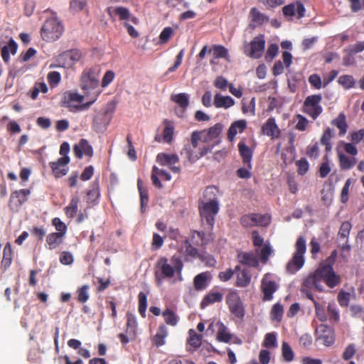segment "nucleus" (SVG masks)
<instances>
[{
  "mask_svg": "<svg viewBox=\"0 0 364 364\" xmlns=\"http://www.w3.org/2000/svg\"><path fill=\"white\" fill-rule=\"evenodd\" d=\"M336 257V251H333L326 262L321 264L314 274L309 275L304 282V287L310 289L322 291L323 287L321 281L331 288L338 285L341 282V277L336 274L331 266Z\"/></svg>",
  "mask_w": 364,
  "mask_h": 364,
  "instance_id": "f257e3e1",
  "label": "nucleus"
},
{
  "mask_svg": "<svg viewBox=\"0 0 364 364\" xmlns=\"http://www.w3.org/2000/svg\"><path fill=\"white\" fill-rule=\"evenodd\" d=\"M156 267V280L158 285H161L164 279L171 278L175 272L180 274L183 264L178 257L173 256L171 260L164 257L161 258L157 262Z\"/></svg>",
  "mask_w": 364,
  "mask_h": 364,
  "instance_id": "f03ea898",
  "label": "nucleus"
},
{
  "mask_svg": "<svg viewBox=\"0 0 364 364\" xmlns=\"http://www.w3.org/2000/svg\"><path fill=\"white\" fill-rule=\"evenodd\" d=\"M306 246V240L300 237L295 244V252L292 259L287 264V271L290 274H294L299 270L304 264Z\"/></svg>",
  "mask_w": 364,
  "mask_h": 364,
  "instance_id": "7ed1b4c3",
  "label": "nucleus"
},
{
  "mask_svg": "<svg viewBox=\"0 0 364 364\" xmlns=\"http://www.w3.org/2000/svg\"><path fill=\"white\" fill-rule=\"evenodd\" d=\"M64 28L61 22L55 17L48 18L41 28V37L46 41H54L62 35Z\"/></svg>",
  "mask_w": 364,
  "mask_h": 364,
  "instance_id": "20e7f679",
  "label": "nucleus"
},
{
  "mask_svg": "<svg viewBox=\"0 0 364 364\" xmlns=\"http://www.w3.org/2000/svg\"><path fill=\"white\" fill-rule=\"evenodd\" d=\"M100 69L97 67L86 70L83 72L81 77L80 86L81 88L87 93L91 95V100H92L93 92H97L100 93L96 89L99 84V76Z\"/></svg>",
  "mask_w": 364,
  "mask_h": 364,
  "instance_id": "39448f33",
  "label": "nucleus"
},
{
  "mask_svg": "<svg viewBox=\"0 0 364 364\" xmlns=\"http://www.w3.org/2000/svg\"><path fill=\"white\" fill-rule=\"evenodd\" d=\"M115 107V103L109 102L95 116L93 126L97 132H104L109 126Z\"/></svg>",
  "mask_w": 364,
  "mask_h": 364,
  "instance_id": "423d86ee",
  "label": "nucleus"
},
{
  "mask_svg": "<svg viewBox=\"0 0 364 364\" xmlns=\"http://www.w3.org/2000/svg\"><path fill=\"white\" fill-rule=\"evenodd\" d=\"M97 96L98 93L97 92H93L92 100L85 104H82L84 100L83 95H81L77 92H69L66 96L68 107L72 112L80 111L87 109L96 101Z\"/></svg>",
  "mask_w": 364,
  "mask_h": 364,
  "instance_id": "0eeeda50",
  "label": "nucleus"
},
{
  "mask_svg": "<svg viewBox=\"0 0 364 364\" xmlns=\"http://www.w3.org/2000/svg\"><path fill=\"white\" fill-rule=\"evenodd\" d=\"M321 95L308 96L304 102V112L313 119H316L323 111L321 105Z\"/></svg>",
  "mask_w": 364,
  "mask_h": 364,
  "instance_id": "6e6552de",
  "label": "nucleus"
},
{
  "mask_svg": "<svg viewBox=\"0 0 364 364\" xmlns=\"http://www.w3.org/2000/svg\"><path fill=\"white\" fill-rule=\"evenodd\" d=\"M203 141V138L202 137L201 132H194L191 136V145L186 146L181 151V154L186 155V156L188 159V160L191 162H194L202 157L204 154V152H196L193 149L198 147V141Z\"/></svg>",
  "mask_w": 364,
  "mask_h": 364,
  "instance_id": "1a4fd4ad",
  "label": "nucleus"
},
{
  "mask_svg": "<svg viewBox=\"0 0 364 364\" xmlns=\"http://www.w3.org/2000/svg\"><path fill=\"white\" fill-rule=\"evenodd\" d=\"M219 210L218 202H200L199 210L203 220L211 228L214 223V216Z\"/></svg>",
  "mask_w": 364,
  "mask_h": 364,
  "instance_id": "9d476101",
  "label": "nucleus"
},
{
  "mask_svg": "<svg viewBox=\"0 0 364 364\" xmlns=\"http://www.w3.org/2000/svg\"><path fill=\"white\" fill-rule=\"evenodd\" d=\"M226 303L230 311L237 318H242L245 315V307L239 296L235 291H230L226 296Z\"/></svg>",
  "mask_w": 364,
  "mask_h": 364,
  "instance_id": "9b49d317",
  "label": "nucleus"
},
{
  "mask_svg": "<svg viewBox=\"0 0 364 364\" xmlns=\"http://www.w3.org/2000/svg\"><path fill=\"white\" fill-rule=\"evenodd\" d=\"M270 220L271 217L268 214H250L241 218V223L245 227L266 226L269 224Z\"/></svg>",
  "mask_w": 364,
  "mask_h": 364,
  "instance_id": "f8f14e48",
  "label": "nucleus"
},
{
  "mask_svg": "<svg viewBox=\"0 0 364 364\" xmlns=\"http://www.w3.org/2000/svg\"><path fill=\"white\" fill-rule=\"evenodd\" d=\"M81 58V53L78 50L64 52L57 58L58 65L63 68H70Z\"/></svg>",
  "mask_w": 364,
  "mask_h": 364,
  "instance_id": "ddd939ff",
  "label": "nucleus"
},
{
  "mask_svg": "<svg viewBox=\"0 0 364 364\" xmlns=\"http://www.w3.org/2000/svg\"><path fill=\"white\" fill-rule=\"evenodd\" d=\"M262 290L264 293V300L272 299V294L277 291L278 285L270 274H266L262 280Z\"/></svg>",
  "mask_w": 364,
  "mask_h": 364,
  "instance_id": "4468645a",
  "label": "nucleus"
},
{
  "mask_svg": "<svg viewBox=\"0 0 364 364\" xmlns=\"http://www.w3.org/2000/svg\"><path fill=\"white\" fill-rule=\"evenodd\" d=\"M265 41L262 36L255 37L248 47L245 48V52L252 58H259L262 55Z\"/></svg>",
  "mask_w": 364,
  "mask_h": 364,
  "instance_id": "2eb2a0df",
  "label": "nucleus"
},
{
  "mask_svg": "<svg viewBox=\"0 0 364 364\" xmlns=\"http://www.w3.org/2000/svg\"><path fill=\"white\" fill-rule=\"evenodd\" d=\"M317 339L326 346L334 343L335 337L333 330L326 325L321 324L316 328Z\"/></svg>",
  "mask_w": 364,
  "mask_h": 364,
  "instance_id": "dca6fc26",
  "label": "nucleus"
},
{
  "mask_svg": "<svg viewBox=\"0 0 364 364\" xmlns=\"http://www.w3.org/2000/svg\"><path fill=\"white\" fill-rule=\"evenodd\" d=\"M70 163L69 156H62L56 161L50 162V166L56 178H60L68 173V164Z\"/></svg>",
  "mask_w": 364,
  "mask_h": 364,
  "instance_id": "f3484780",
  "label": "nucleus"
},
{
  "mask_svg": "<svg viewBox=\"0 0 364 364\" xmlns=\"http://www.w3.org/2000/svg\"><path fill=\"white\" fill-rule=\"evenodd\" d=\"M156 161L161 166H168L174 173H178L180 171V168L174 166V164H177L179 161L178 156L176 154L161 153L157 155Z\"/></svg>",
  "mask_w": 364,
  "mask_h": 364,
  "instance_id": "a211bd4d",
  "label": "nucleus"
},
{
  "mask_svg": "<svg viewBox=\"0 0 364 364\" xmlns=\"http://www.w3.org/2000/svg\"><path fill=\"white\" fill-rule=\"evenodd\" d=\"M159 178L166 181H170L171 179V176L166 170L159 168L154 166L152 168L151 178L153 184L156 187L161 188L163 185L159 181Z\"/></svg>",
  "mask_w": 364,
  "mask_h": 364,
  "instance_id": "6ab92c4d",
  "label": "nucleus"
},
{
  "mask_svg": "<svg viewBox=\"0 0 364 364\" xmlns=\"http://www.w3.org/2000/svg\"><path fill=\"white\" fill-rule=\"evenodd\" d=\"M75 155L81 159L83 156H91L93 151L92 146L88 144L85 139H81L73 147Z\"/></svg>",
  "mask_w": 364,
  "mask_h": 364,
  "instance_id": "aec40b11",
  "label": "nucleus"
},
{
  "mask_svg": "<svg viewBox=\"0 0 364 364\" xmlns=\"http://www.w3.org/2000/svg\"><path fill=\"white\" fill-rule=\"evenodd\" d=\"M283 14L286 16H293L297 14L298 17L301 18L304 16L305 9L301 2L296 1L285 6L283 8Z\"/></svg>",
  "mask_w": 364,
  "mask_h": 364,
  "instance_id": "412c9836",
  "label": "nucleus"
},
{
  "mask_svg": "<svg viewBox=\"0 0 364 364\" xmlns=\"http://www.w3.org/2000/svg\"><path fill=\"white\" fill-rule=\"evenodd\" d=\"M262 132L264 134L271 136L272 139L278 138L280 130L274 118H269L262 127Z\"/></svg>",
  "mask_w": 364,
  "mask_h": 364,
  "instance_id": "4be33fe9",
  "label": "nucleus"
},
{
  "mask_svg": "<svg viewBox=\"0 0 364 364\" xmlns=\"http://www.w3.org/2000/svg\"><path fill=\"white\" fill-rule=\"evenodd\" d=\"M213 105L217 108L228 109L235 105V100L230 96H223L217 93L214 97Z\"/></svg>",
  "mask_w": 364,
  "mask_h": 364,
  "instance_id": "5701e85b",
  "label": "nucleus"
},
{
  "mask_svg": "<svg viewBox=\"0 0 364 364\" xmlns=\"http://www.w3.org/2000/svg\"><path fill=\"white\" fill-rule=\"evenodd\" d=\"M223 298V294L222 293L212 290L203 299L200 306L202 309H204L212 304L220 302Z\"/></svg>",
  "mask_w": 364,
  "mask_h": 364,
  "instance_id": "b1692460",
  "label": "nucleus"
},
{
  "mask_svg": "<svg viewBox=\"0 0 364 364\" xmlns=\"http://www.w3.org/2000/svg\"><path fill=\"white\" fill-rule=\"evenodd\" d=\"M247 127V122L245 119H240L233 122L230 127L228 132V137L230 141L235 139L237 133H241Z\"/></svg>",
  "mask_w": 364,
  "mask_h": 364,
  "instance_id": "393cba45",
  "label": "nucleus"
},
{
  "mask_svg": "<svg viewBox=\"0 0 364 364\" xmlns=\"http://www.w3.org/2000/svg\"><path fill=\"white\" fill-rule=\"evenodd\" d=\"M222 125L216 124L208 130L201 131L203 142H208L216 139L222 132Z\"/></svg>",
  "mask_w": 364,
  "mask_h": 364,
  "instance_id": "a878e982",
  "label": "nucleus"
},
{
  "mask_svg": "<svg viewBox=\"0 0 364 364\" xmlns=\"http://www.w3.org/2000/svg\"><path fill=\"white\" fill-rule=\"evenodd\" d=\"M249 18L251 25L254 27L260 26L268 20L267 16L262 14L257 8L251 9Z\"/></svg>",
  "mask_w": 364,
  "mask_h": 364,
  "instance_id": "bb28decb",
  "label": "nucleus"
},
{
  "mask_svg": "<svg viewBox=\"0 0 364 364\" xmlns=\"http://www.w3.org/2000/svg\"><path fill=\"white\" fill-rule=\"evenodd\" d=\"M31 191L28 189H21L14 192L11 196V203H16L18 207L27 200V197L30 195Z\"/></svg>",
  "mask_w": 364,
  "mask_h": 364,
  "instance_id": "cd10ccee",
  "label": "nucleus"
},
{
  "mask_svg": "<svg viewBox=\"0 0 364 364\" xmlns=\"http://www.w3.org/2000/svg\"><path fill=\"white\" fill-rule=\"evenodd\" d=\"M239 262L249 267H257L259 261L257 257L252 252H241L238 254Z\"/></svg>",
  "mask_w": 364,
  "mask_h": 364,
  "instance_id": "c85d7f7f",
  "label": "nucleus"
},
{
  "mask_svg": "<svg viewBox=\"0 0 364 364\" xmlns=\"http://www.w3.org/2000/svg\"><path fill=\"white\" fill-rule=\"evenodd\" d=\"M210 277L208 272H203L194 278V287L197 290H203L208 286V281Z\"/></svg>",
  "mask_w": 364,
  "mask_h": 364,
  "instance_id": "c756f323",
  "label": "nucleus"
},
{
  "mask_svg": "<svg viewBox=\"0 0 364 364\" xmlns=\"http://www.w3.org/2000/svg\"><path fill=\"white\" fill-rule=\"evenodd\" d=\"M164 123L165 127L163 131V141L169 144L173 139L174 126L173 124L168 120H165Z\"/></svg>",
  "mask_w": 364,
  "mask_h": 364,
  "instance_id": "7c9ffc66",
  "label": "nucleus"
},
{
  "mask_svg": "<svg viewBox=\"0 0 364 364\" xmlns=\"http://www.w3.org/2000/svg\"><path fill=\"white\" fill-rule=\"evenodd\" d=\"M107 12L109 16L112 14L119 16L121 20H128L130 18L129 11L125 7H109L107 9Z\"/></svg>",
  "mask_w": 364,
  "mask_h": 364,
  "instance_id": "2f4dec72",
  "label": "nucleus"
},
{
  "mask_svg": "<svg viewBox=\"0 0 364 364\" xmlns=\"http://www.w3.org/2000/svg\"><path fill=\"white\" fill-rule=\"evenodd\" d=\"M306 296L311 300H312L314 304L315 310H316V314L317 318L321 321H323V322L326 321L327 319H328V315H327V313L326 311L325 307L321 305L320 304H318V302H316L314 299L312 295L310 293H306Z\"/></svg>",
  "mask_w": 364,
  "mask_h": 364,
  "instance_id": "473e14b6",
  "label": "nucleus"
},
{
  "mask_svg": "<svg viewBox=\"0 0 364 364\" xmlns=\"http://www.w3.org/2000/svg\"><path fill=\"white\" fill-rule=\"evenodd\" d=\"M168 336V331L166 328L164 326H161L156 334L154 336L153 338L154 344L156 346H161L166 343V338Z\"/></svg>",
  "mask_w": 364,
  "mask_h": 364,
  "instance_id": "72a5a7b5",
  "label": "nucleus"
},
{
  "mask_svg": "<svg viewBox=\"0 0 364 364\" xmlns=\"http://www.w3.org/2000/svg\"><path fill=\"white\" fill-rule=\"evenodd\" d=\"M218 331L217 339L220 342L228 343L232 339V335L228 331L226 326L221 322H218Z\"/></svg>",
  "mask_w": 364,
  "mask_h": 364,
  "instance_id": "f704fd0d",
  "label": "nucleus"
},
{
  "mask_svg": "<svg viewBox=\"0 0 364 364\" xmlns=\"http://www.w3.org/2000/svg\"><path fill=\"white\" fill-rule=\"evenodd\" d=\"M218 189L215 186L207 187L204 191L203 196L200 202H218Z\"/></svg>",
  "mask_w": 364,
  "mask_h": 364,
  "instance_id": "c9c22d12",
  "label": "nucleus"
},
{
  "mask_svg": "<svg viewBox=\"0 0 364 364\" xmlns=\"http://www.w3.org/2000/svg\"><path fill=\"white\" fill-rule=\"evenodd\" d=\"M17 50V45L13 41L10 40L8 45L3 47L1 50L2 58L5 62H7L9 60L10 53L14 55Z\"/></svg>",
  "mask_w": 364,
  "mask_h": 364,
  "instance_id": "e433bc0d",
  "label": "nucleus"
},
{
  "mask_svg": "<svg viewBox=\"0 0 364 364\" xmlns=\"http://www.w3.org/2000/svg\"><path fill=\"white\" fill-rule=\"evenodd\" d=\"M337 154L339 161L340 168L343 170H349L352 168V163L350 161V158L346 156L340 150H337Z\"/></svg>",
  "mask_w": 364,
  "mask_h": 364,
  "instance_id": "4c0bfd02",
  "label": "nucleus"
},
{
  "mask_svg": "<svg viewBox=\"0 0 364 364\" xmlns=\"http://www.w3.org/2000/svg\"><path fill=\"white\" fill-rule=\"evenodd\" d=\"M333 124L337 127L340 131L341 135H344L347 131V124L346 122V117L343 113L339 115L333 121Z\"/></svg>",
  "mask_w": 364,
  "mask_h": 364,
  "instance_id": "58836bf2",
  "label": "nucleus"
},
{
  "mask_svg": "<svg viewBox=\"0 0 364 364\" xmlns=\"http://www.w3.org/2000/svg\"><path fill=\"white\" fill-rule=\"evenodd\" d=\"M327 311L328 318L331 322L337 323L339 321V312L336 308V305L333 302H329L327 306Z\"/></svg>",
  "mask_w": 364,
  "mask_h": 364,
  "instance_id": "ea45409f",
  "label": "nucleus"
},
{
  "mask_svg": "<svg viewBox=\"0 0 364 364\" xmlns=\"http://www.w3.org/2000/svg\"><path fill=\"white\" fill-rule=\"evenodd\" d=\"M63 237L62 234H58L56 232L48 235L46 241L49 248L54 249L58 247L62 242Z\"/></svg>",
  "mask_w": 364,
  "mask_h": 364,
  "instance_id": "a19ab883",
  "label": "nucleus"
},
{
  "mask_svg": "<svg viewBox=\"0 0 364 364\" xmlns=\"http://www.w3.org/2000/svg\"><path fill=\"white\" fill-rule=\"evenodd\" d=\"M238 148L240 155L243 159V161L245 164H249L252 159V151L250 149L242 142L239 143Z\"/></svg>",
  "mask_w": 364,
  "mask_h": 364,
  "instance_id": "79ce46f5",
  "label": "nucleus"
},
{
  "mask_svg": "<svg viewBox=\"0 0 364 364\" xmlns=\"http://www.w3.org/2000/svg\"><path fill=\"white\" fill-rule=\"evenodd\" d=\"M137 186L140 193L141 208L144 211V208L149 200L148 192L142 187V181L140 178L137 181Z\"/></svg>",
  "mask_w": 364,
  "mask_h": 364,
  "instance_id": "37998d69",
  "label": "nucleus"
},
{
  "mask_svg": "<svg viewBox=\"0 0 364 364\" xmlns=\"http://www.w3.org/2000/svg\"><path fill=\"white\" fill-rule=\"evenodd\" d=\"M12 262V251L9 243H7L4 249V255L2 259V264L5 268L9 267Z\"/></svg>",
  "mask_w": 364,
  "mask_h": 364,
  "instance_id": "c03bdc74",
  "label": "nucleus"
},
{
  "mask_svg": "<svg viewBox=\"0 0 364 364\" xmlns=\"http://www.w3.org/2000/svg\"><path fill=\"white\" fill-rule=\"evenodd\" d=\"M201 336L198 335L194 330H189V338H188V343L190 346H193L194 348H198L201 344Z\"/></svg>",
  "mask_w": 364,
  "mask_h": 364,
  "instance_id": "a18cd8bd",
  "label": "nucleus"
},
{
  "mask_svg": "<svg viewBox=\"0 0 364 364\" xmlns=\"http://www.w3.org/2000/svg\"><path fill=\"white\" fill-rule=\"evenodd\" d=\"M172 100L181 107L185 109L188 107L189 102L188 95L186 93H180L172 96Z\"/></svg>",
  "mask_w": 364,
  "mask_h": 364,
  "instance_id": "49530a36",
  "label": "nucleus"
},
{
  "mask_svg": "<svg viewBox=\"0 0 364 364\" xmlns=\"http://www.w3.org/2000/svg\"><path fill=\"white\" fill-rule=\"evenodd\" d=\"M250 276L246 270L240 272L237 275V284L239 287H246L250 282Z\"/></svg>",
  "mask_w": 364,
  "mask_h": 364,
  "instance_id": "de8ad7c7",
  "label": "nucleus"
},
{
  "mask_svg": "<svg viewBox=\"0 0 364 364\" xmlns=\"http://www.w3.org/2000/svg\"><path fill=\"white\" fill-rule=\"evenodd\" d=\"M284 312L283 306L279 304H275L271 311V317L273 321H280Z\"/></svg>",
  "mask_w": 364,
  "mask_h": 364,
  "instance_id": "09e8293b",
  "label": "nucleus"
},
{
  "mask_svg": "<svg viewBox=\"0 0 364 364\" xmlns=\"http://www.w3.org/2000/svg\"><path fill=\"white\" fill-rule=\"evenodd\" d=\"M350 229L351 224L349 222L343 223L340 228L338 236L340 239H343L345 240V243H347L348 242V237L349 235Z\"/></svg>",
  "mask_w": 364,
  "mask_h": 364,
  "instance_id": "8fccbe9b",
  "label": "nucleus"
},
{
  "mask_svg": "<svg viewBox=\"0 0 364 364\" xmlns=\"http://www.w3.org/2000/svg\"><path fill=\"white\" fill-rule=\"evenodd\" d=\"M263 346L266 348H276L277 346V335L275 333L266 334Z\"/></svg>",
  "mask_w": 364,
  "mask_h": 364,
  "instance_id": "3c124183",
  "label": "nucleus"
},
{
  "mask_svg": "<svg viewBox=\"0 0 364 364\" xmlns=\"http://www.w3.org/2000/svg\"><path fill=\"white\" fill-rule=\"evenodd\" d=\"M282 353L285 360L288 362L293 360L294 352L290 346L286 342H283L282 345Z\"/></svg>",
  "mask_w": 364,
  "mask_h": 364,
  "instance_id": "603ef678",
  "label": "nucleus"
},
{
  "mask_svg": "<svg viewBox=\"0 0 364 364\" xmlns=\"http://www.w3.org/2000/svg\"><path fill=\"white\" fill-rule=\"evenodd\" d=\"M333 133L332 130L330 129H327L324 132V133L321 139V142L323 145L326 146V150L327 151H329L331 150V145L330 144V140L333 137Z\"/></svg>",
  "mask_w": 364,
  "mask_h": 364,
  "instance_id": "864d4df0",
  "label": "nucleus"
},
{
  "mask_svg": "<svg viewBox=\"0 0 364 364\" xmlns=\"http://www.w3.org/2000/svg\"><path fill=\"white\" fill-rule=\"evenodd\" d=\"M138 299H139V312L143 317H144L145 314H146V310L147 308L146 296L144 292H140L139 294Z\"/></svg>",
  "mask_w": 364,
  "mask_h": 364,
  "instance_id": "5fc2aeb1",
  "label": "nucleus"
},
{
  "mask_svg": "<svg viewBox=\"0 0 364 364\" xmlns=\"http://www.w3.org/2000/svg\"><path fill=\"white\" fill-rule=\"evenodd\" d=\"M163 316L166 323L168 325L175 326L178 322V318L176 314L170 309H166L163 313Z\"/></svg>",
  "mask_w": 364,
  "mask_h": 364,
  "instance_id": "6e6d98bb",
  "label": "nucleus"
},
{
  "mask_svg": "<svg viewBox=\"0 0 364 364\" xmlns=\"http://www.w3.org/2000/svg\"><path fill=\"white\" fill-rule=\"evenodd\" d=\"M183 250L186 256L190 257L191 259L196 258L200 256L197 250L192 247L191 245L187 241L185 242L183 246Z\"/></svg>",
  "mask_w": 364,
  "mask_h": 364,
  "instance_id": "4d7b16f0",
  "label": "nucleus"
},
{
  "mask_svg": "<svg viewBox=\"0 0 364 364\" xmlns=\"http://www.w3.org/2000/svg\"><path fill=\"white\" fill-rule=\"evenodd\" d=\"M192 241L198 245H203L208 242V240L203 232L195 231L192 235Z\"/></svg>",
  "mask_w": 364,
  "mask_h": 364,
  "instance_id": "13d9d810",
  "label": "nucleus"
},
{
  "mask_svg": "<svg viewBox=\"0 0 364 364\" xmlns=\"http://www.w3.org/2000/svg\"><path fill=\"white\" fill-rule=\"evenodd\" d=\"M273 250L272 247L265 243L260 250V259L263 263H266L268 260L269 257L272 254Z\"/></svg>",
  "mask_w": 364,
  "mask_h": 364,
  "instance_id": "bf43d9fd",
  "label": "nucleus"
},
{
  "mask_svg": "<svg viewBox=\"0 0 364 364\" xmlns=\"http://www.w3.org/2000/svg\"><path fill=\"white\" fill-rule=\"evenodd\" d=\"M86 5V0H71L70 3V9L74 12H78L83 10Z\"/></svg>",
  "mask_w": 364,
  "mask_h": 364,
  "instance_id": "052dcab7",
  "label": "nucleus"
},
{
  "mask_svg": "<svg viewBox=\"0 0 364 364\" xmlns=\"http://www.w3.org/2000/svg\"><path fill=\"white\" fill-rule=\"evenodd\" d=\"M78 199L74 198L65 208V213L69 218H73L77 211Z\"/></svg>",
  "mask_w": 364,
  "mask_h": 364,
  "instance_id": "680f3d73",
  "label": "nucleus"
},
{
  "mask_svg": "<svg viewBox=\"0 0 364 364\" xmlns=\"http://www.w3.org/2000/svg\"><path fill=\"white\" fill-rule=\"evenodd\" d=\"M89 286L84 285L77 290V299L81 303L86 302L89 299Z\"/></svg>",
  "mask_w": 364,
  "mask_h": 364,
  "instance_id": "e2e57ef3",
  "label": "nucleus"
},
{
  "mask_svg": "<svg viewBox=\"0 0 364 364\" xmlns=\"http://www.w3.org/2000/svg\"><path fill=\"white\" fill-rule=\"evenodd\" d=\"M213 54L215 58H223L228 59V50L222 46H215L213 48Z\"/></svg>",
  "mask_w": 364,
  "mask_h": 364,
  "instance_id": "0e129e2a",
  "label": "nucleus"
},
{
  "mask_svg": "<svg viewBox=\"0 0 364 364\" xmlns=\"http://www.w3.org/2000/svg\"><path fill=\"white\" fill-rule=\"evenodd\" d=\"M48 92V87L45 82H38L36 84L34 89L31 93L32 99H36L39 92L46 93Z\"/></svg>",
  "mask_w": 364,
  "mask_h": 364,
  "instance_id": "69168bd1",
  "label": "nucleus"
},
{
  "mask_svg": "<svg viewBox=\"0 0 364 364\" xmlns=\"http://www.w3.org/2000/svg\"><path fill=\"white\" fill-rule=\"evenodd\" d=\"M61 80L60 74L58 72H50L48 75V80L51 87H55Z\"/></svg>",
  "mask_w": 364,
  "mask_h": 364,
  "instance_id": "338daca9",
  "label": "nucleus"
},
{
  "mask_svg": "<svg viewBox=\"0 0 364 364\" xmlns=\"http://www.w3.org/2000/svg\"><path fill=\"white\" fill-rule=\"evenodd\" d=\"M173 33V30L171 27H166L164 28V30L161 31L160 36H159V40L161 43H166L170 38L172 36Z\"/></svg>",
  "mask_w": 364,
  "mask_h": 364,
  "instance_id": "774afa93",
  "label": "nucleus"
}]
</instances>
